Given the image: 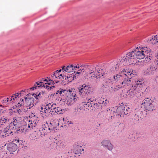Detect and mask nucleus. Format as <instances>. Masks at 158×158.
I'll return each instance as SVG.
<instances>
[{
    "label": "nucleus",
    "instance_id": "obj_32",
    "mask_svg": "<svg viewBox=\"0 0 158 158\" xmlns=\"http://www.w3.org/2000/svg\"><path fill=\"white\" fill-rule=\"evenodd\" d=\"M84 66L85 67H88L89 72L90 74H91L94 73L95 71V67L93 65H85Z\"/></svg>",
    "mask_w": 158,
    "mask_h": 158
},
{
    "label": "nucleus",
    "instance_id": "obj_1",
    "mask_svg": "<svg viewBox=\"0 0 158 158\" xmlns=\"http://www.w3.org/2000/svg\"><path fill=\"white\" fill-rule=\"evenodd\" d=\"M56 94H59L60 95L63 96H66L68 104L70 105L74 103L77 99L76 93L73 88L64 89H60L57 91Z\"/></svg>",
    "mask_w": 158,
    "mask_h": 158
},
{
    "label": "nucleus",
    "instance_id": "obj_54",
    "mask_svg": "<svg viewBox=\"0 0 158 158\" xmlns=\"http://www.w3.org/2000/svg\"><path fill=\"white\" fill-rule=\"evenodd\" d=\"M80 73H81V72H77L76 73L75 75H76V74H80Z\"/></svg>",
    "mask_w": 158,
    "mask_h": 158
},
{
    "label": "nucleus",
    "instance_id": "obj_10",
    "mask_svg": "<svg viewBox=\"0 0 158 158\" xmlns=\"http://www.w3.org/2000/svg\"><path fill=\"white\" fill-rule=\"evenodd\" d=\"M157 67L155 65H150L145 70V73L146 74L153 75L156 72Z\"/></svg>",
    "mask_w": 158,
    "mask_h": 158
},
{
    "label": "nucleus",
    "instance_id": "obj_55",
    "mask_svg": "<svg viewBox=\"0 0 158 158\" xmlns=\"http://www.w3.org/2000/svg\"><path fill=\"white\" fill-rule=\"evenodd\" d=\"M21 130L22 132H23L24 130V129H21Z\"/></svg>",
    "mask_w": 158,
    "mask_h": 158
},
{
    "label": "nucleus",
    "instance_id": "obj_47",
    "mask_svg": "<svg viewBox=\"0 0 158 158\" xmlns=\"http://www.w3.org/2000/svg\"><path fill=\"white\" fill-rule=\"evenodd\" d=\"M37 87V86H36V83H35L34 85L33 86L30 88V89L33 90L35 89H36Z\"/></svg>",
    "mask_w": 158,
    "mask_h": 158
},
{
    "label": "nucleus",
    "instance_id": "obj_18",
    "mask_svg": "<svg viewBox=\"0 0 158 158\" xmlns=\"http://www.w3.org/2000/svg\"><path fill=\"white\" fill-rule=\"evenodd\" d=\"M56 78V77L55 75L53 74L51 75V77H49L48 78V81L47 79H44V78H43V81L48 82V85H50L51 83H57V81H56L55 79Z\"/></svg>",
    "mask_w": 158,
    "mask_h": 158
},
{
    "label": "nucleus",
    "instance_id": "obj_56",
    "mask_svg": "<svg viewBox=\"0 0 158 158\" xmlns=\"http://www.w3.org/2000/svg\"><path fill=\"white\" fill-rule=\"evenodd\" d=\"M73 78H74V77H75V78H76V76H74V75H73Z\"/></svg>",
    "mask_w": 158,
    "mask_h": 158
},
{
    "label": "nucleus",
    "instance_id": "obj_57",
    "mask_svg": "<svg viewBox=\"0 0 158 158\" xmlns=\"http://www.w3.org/2000/svg\"><path fill=\"white\" fill-rule=\"evenodd\" d=\"M104 100H103L102 101V103L103 104L104 103Z\"/></svg>",
    "mask_w": 158,
    "mask_h": 158
},
{
    "label": "nucleus",
    "instance_id": "obj_36",
    "mask_svg": "<svg viewBox=\"0 0 158 158\" xmlns=\"http://www.w3.org/2000/svg\"><path fill=\"white\" fill-rule=\"evenodd\" d=\"M151 54V53H149L148 55V56H146V58H145V61H146V62H149V61L151 60V56H150V55Z\"/></svg>",
    "mask_w": 158,
    "mask_h": 158
},
{
    "label": "nucleus",
    "instance_id": "obj_21",
    "mask_svg": "<svg viewBox=\"0 0 158 158\" xmlns=\"http://www.w3.org/2000/svg\"><path fill=\"white\" fill-rule=\"evenodd\" d=\"M120 61L119 60L118 62V63L114 67L112 66L110 68V70H109V73H115L118 69L119 67H122L123 66L122 64H119Z\"/></svg>",
    "mask_w": 158,
    "mask_h": 158
},
{
    "label": "nucleus",
    "instance_id": "obj_29",
    "mask_svg": "<svg viewBox=\"0 0 158 158\" xmlns=\"http://www.w3.org/2000/svg\"><path fill=\"white\" fill-rule=\"evenodd\" d=\"M91 99H89L88 100V102H84L83 106L86 109H88V110H90L91 108V107L92 106L91 105V102H90Z\"/></svg>",
    "mask_w": 158,
    "mask_h": 158
},
{
    "label": "nucleus",
    "instance_id": "obj_12",
    "mask_svg": "<svg viewBox=\"0 0 158 158\" xmlns=\"http://www.w3.org/2000/svg\"><path fill=\"white\" fill-rule=\"evenodd\" d=\"M107 70L108 69H106L105 70V72H104L103 69L99 70V71L96 73V74H93L91 76V77H95L98 79V78L101 77H105V75L107 73V72H106V70Z\"/></svg>",
    "mask_w": 158,
    "mask_h": 158
},
{
    "label": "nucleus",
    "instance_id": "obj_46",
    "mask_svg": "<svg viewBox=\"0 0 158 158\" xmlns=\"http://www.w3.org/2000/svg\"><path fill=\"white\" fill-rule=\"evenodd\" d=\"M76 148L79 150L78 152L81 153V149L82 148L81 146H77Z\"/></svg>",
    "mask_w": 158,
    "mask_h": 158
},
{
    "label": "nucleus",
    "instance_id": "obj_53",
    "mask_svg": "<svg viewBox=\"0 0 158 158\" xmlns=\"http://www.w3.org/2000/svg\"><path fill=\"white\" fill-rule=\"evenodd\" d=\"M24 92V91L23 90H22V91H21L20 93H21V94L19 95V97L20 96H21V94H22V93L23 92Z\"/></svg>",
    "mask_w": 158,
    "mask_h": 158
},
{
    "label": "nucleus",
    "instance_id": "obj_7",
    "mask_svg": "<svg viewBox=\"0 0 158 158\" xmlns=\"http://www.w3.org/2000/svg\"><path fill=\"white\" fill-rule=\"evenodd\" d=\"M34 98L33 97L30 98H25L24 105L27 107V109H30L34 106Z\"/></svg>",
    "mask_w": 158,
    "mask_h": 158
},
{
    "label": "nucleus",
    "instance_id": "obj_23",
    "mask_svg": "<svg viewBox=\"0 0 158 158\" xmlns=\"http://www.w3.org/2000/svg\"><path fill=\"white\" fill-rule=\"evenodd\" d=\"M124 105L123 104L122 105L119 106L116 110V112L118 115L121 116V115L123 114V112L125 109Z\"/></svg>",
    "mask_w": 158,
    "mask_h": 158
},
{
    "label": "nucleus",
    "instance_id": "obj_38",
    "mask_svg": "<svg viewBox=\"0 0 158 158\" xmlns=\"http://www.w3.org/2000/svg\"><path fill=\"white\" fill-rule=\"evenodd\" d=\"M14 142H15L16 143H17L18 144H19V146H20V143H21L22 141L21 140H19L18 139H15Z\"/></svg>",
    "mask_w": 158,
    "mask_h": 158
},
{
    "label": "nucleus",
    "instance_id": "obj_41",
    "mask_svg": "<svg viewBox=\"0 0 158 158\" xmlns=\"http://www.w3.org/2000/svg\"><path fill=\"white\" fill-rule=\"evenodd\" d=\"M48 84V82H46L45 83V87H46L47 89H48V90H51L52 87H50V86L47 85V84Z\"/></svg>",
    "mask_w": 158,
    "mask_h": 158
},
{
    "label": "nucleus",
    "instance_id": "obj_22",
    "mask_svg": "<svg viewBox=\"0 0 158 158\" xmlns=\"http://www.w3.org/2000/svg\"><path fill=\"white\" fill-rule=\"evenodd\" d=\"M20 119L19 117L15 116L13 118L12 120L10 123L11 125H13L16 127L19 124L20 122Z\"/></svg>",
    "mask_w": 158,
    "mask_h": 158
},
{
    "label": "nucleus",
    "instance_id": "obj_52",
    "mask_svg": "<svg viewBox=\"0 0 158 158\" xmlns=\"http://www.w3.org/2000/svg\"><path fill=\"white\" fill-rule=\"evenodd\" d=\"M10 97L9 98H7L5 99H6V100L7 101H8V102H9L11 101H10Z\"/></svg>",
    "mask_w": 158,
    "mask_h": 158
},
{
    "label": "nucleus",
    "instance_id": "obj_62",
    "mask_svg": "<svg viewBox=\"0 0 158 158\" xmlns=\"http://www.w3.org/2000/svg\"><path fill=\"white\" fill-rule=\"evenodd\" d=\"M64 118H63V120H64Z\"/></svg>",
    "mask_w": 158,
    "mask_h": 158
},
{
    "label": "nucleus",
    "instance_id": "obj_13",
    "mask_svg": "<svg viewBox=\"0 0 158 158\" xmlns=\"http://www.w3.org/2000/svg\"><path fill=\"white\" fill-rule=\"evenodd\" d=\"M131 83H127L126 82H121L118 85L114 86L115 91L118 90L122 87L125 88H127V87L129 85H131Z\"/></svg>",
    "mask_w": 158,
    "mask_h": 158
},
{
    "label": "nucleus",
    "instance_id": "obj_51",
    "mask_svg": "<svg viewBox=\"0 0 158 158\" xmlns=\"http://www.w3.org/2000/svg\"><path fill=\"white\" fill-rule=\"evenodd\" d=\"M155 62L156 63V65H157L158 66V58L156 60V61Z\"/></svg>",
    "mask_w": 158,
    "mask_h": 158
},
{
    "label": "nucleus",
    "instance_id": "obj_40",
    "mask_svg": "<svg viewBox=\"0 0 158 158\" xmlns=\"http://www.w3.org/2000/svg\"><path fill=\"white\" fill-rule=\"evenodd\" d=\"M130 112V110H128L127 109L124 110V111L123 112V115H127L128 114V113H129Z\"/></svg>",
    "mask_w": 158,
    "mask_h": 158
},
{
    "label": "nucleus",
    "instance_id": "obj_20",
    "mask_svg": "<svg viewBox=\"0 0 158 158\" xmlns=\"http://www.w3.org/2000/svg\"><path fill=\"white\" fill-rule=\"evenodd\" d=\"M31 123H30V120H29V122L30 123L28 124V127L30 129H33L34 127H35L38 125L39 124V121L37 119H35L34 120H31Z\"/></svg>",
    "mask_w": 158,
    "mask_h": 158
},
{
    "label": "nucleus",
    "instance_id": "obj_37",
    "mask_svg": "<svg viewBox=\"0 0 158 158\" xmlns=\"http://www.w3.org/2000/svg\"><path fill=\"white\" fill-rule=\"evenodd\" d=\"M1 102L3 104V105H6L8 104L9 102L7 101L6 100L5 98L3 100H2L1 101Z\"/></svg>",
    "mask_w": 158,
    "mask_h": 158
},
{
    "label": "nucleus",
    "instance_id": "obj_50",
    "mask_svg": "<svg viewBox=\"0 0 158 158\" xmlns=\"http://www.w3.org/2000/svg\"><path fill=\"white\" fill-rule=\"evenodd\" d=\"M61 71V69H60L59 70H57L54 72V73H59Z\"/></svg>",
    "mask_w": 158,
    "mask_h": 158
},
{
    "label": "nucleus",
    "instance_id": "obj_33",
    "mask_svg": "<svg viewBox=\"0 0 158 158\" xmlns=\"http://www.w3.org/2000/svg\"><path fill=\"white\" fill-rule=\"evenodd\" d=\"M152 102V100L151 99L147 98L145 99H144L143 102L144 106H148L150 104H151Z\"/></svg>",
    "mask_w": 158,
    "mask_h": 158
},
{
    "label": "nucleus",
    "instance_id": "obj_35",
    "mask_svg": "<svg viewBox=\"0 0 158 158\" xmlns=\"http://www.w3.org/2000/svg\"><path fill=\"white\" fill-rule=\"evenodd\" d=\"M144 107L146 110L148 111H152L154 108V106L152 103L148 106H146Z\"/></svg>",
    "mask_w": 158,
    "mask_h": 158
},
{
    "label": "nucleus",
    "instance_id": "obj_19",
    "mask_svg": "<svg viewBox=\"0 0 158 158\" xmlns=\"http://www.w3.org/2000/svg\"><path fill=\"white\" fill-rule=\"evenodd\" d=\"M9 122V119L6 117L2 116L0 118V127L6 126Z\"/></svg>",
    "mask_w": 158,
    "mask_h": 158
},
{
    "label": "nucleus",
    "instance_id": "obj_5",
    "mask_svg": "<svg viewBox=\"0 0 158 158\" xmlns=\"http://www.w3.org/2000/svg\"><path fill=\"white\" fill-rule=\"evenodd\" d=\"M52 106V103H50L46 105L44 108L43 107H39L40 114L42 117H44L45 116H51L53 114Z\"/></svg>",
    "mask_w": 158,
    "mask_h": 158
},
{
    "label": "nucleus",
    "instance_id": "obj_24",
    "mask_svg": "<svg viewBox=\"0 0 158 158\" xmlns=\"http://www.w3.org/2000/svg\"><path fill=\"white\" fill-rule=\"evenodd\" d=\"M72 65H69L67 66H63L62 67V70L63 72L65 71L67 73H71L73 72V68Z\"/></svg>",
    "mask_w": 158,
    "mask_h": 158
},
{
    "label": "nucleus",
    "instance_id": "obj_15",
    "mask_svg": "<svg viewBox=\"0 0 158 158\" xmlns=\"http://www.w3.org/2000/svg\"><path fill=\"white\" fill-rule=\"evenodd\" d=\"M13 135L12 132L10 129H4L2 130H0V136L3 138L6 137L9 135Z\"/></svg>",
    "mask_w": 158,
    "mask_h": 158
},
{
    "label": "nucleus",
    "instance_id": "obj_42",
    "mask_svg": "<svg viewBox=\"0 0 158 158\" xmlns=\"http://www.w3.org/2000/svg\"><path fill=\"white\" fill-rule=\"evenodd\" d=\"M32 95L34 96V97L35 98V99L37 100L38 99V97H40V93L38 95L36 94H33Z\"/></svg>",
    "mask_w": 158,
    "mask_h": 158
},
{
    "label": "nucleus",
    "instance_id": "obj_34",
    "mask_svg": "<svg viewBox=\"0 0 158 158\" xmlns=\"http://www.w3.org/2000/svg\"><path fill=\"white\" fill-rule=\"evenodd\" d=\"M44 82L45 81H43V80H41L40 81L36 82V85L38 87H45V84H44Z\"/></svg>",
    "mask_w": 158,
    "mask_h": 158
},
{
    "label": "nucleus",
    "instance_id": "obj_26",
    "mask_svg": "<svg viewBox=\"0 0 158 158\" xmlns=\"http://www.w3.org/2000/svg\"><path fill=\"white\" fill-rule=\"evenodd\" d=\"M137 89L136 88H134L130 89L127 92L128 97L131 98L133 97L135 94Z\"/></svg>",
    "mask_w": 158,
    "mask_h": 158
},
{
    "label": "nucleus",
    "instance_id": "obj_14",
    "mask_svg": "<svg viewBox=\"0 0 158 158\" xmlns=\"http://www.w3.org/2000/svg\"><path fill=\"white\" fill-rule=\"evenodd\" d=\"M17 144L13 143H9L7 146L8 150L10 152V153L15 151L17 149Z\"/></svg>",
    "mask_w": 158,
    "mask_h": 158
},
{
    "label": "nucleus",
    "instance_id": "obj_39",
    "mask_svg": "<svg viewBox=\"0 0 158 158\" xmlns=\"http://www.w3.org/2000/svg\"><path fill=\"white\" fill-rule=\"evenodd\" d=\"M61 78H65V79H68L69 78V77L67 76L66 77L65 76L63 75L62 74H61L60 75H59V79H61Z\"/></svg>",
    "mask_w": 158,
    "mask_h": 158
},
{
    "label": "nucleus",
    "instance_id": "obj_60",
    "mask_svg": "<svg viewBox=\"0 0 158 158\" xmlns=\"http://www.w3.org/2000/svg\"><path fill=\"white\" fill-rule=\"evenodd\" d=\"M52 87H53V88H54V86H52Z\"/></svg>",
    "mask_w": 158,
    "mask_h": 158
},
{
    "label": "nucleus",
    "instance_id": "obj_16",
    "mask_svg": "<svg viewBox=\"0 0 158 158\" xmlns=\"http://www.w3.org/2000/svg\"><path fill=\"white\" fill-rule=\"evenodd\" d=\"M59 121L58 119H55L50 122L49 124V127L51 131L54 130V129L59 126Z\"/></svg>",
    "mask_w": 158,
    "mask_h": 158
},
{
    "label": "nucleus",
    "instance_id": "obj_27",
    "mask_svg": "<svg viewBox=\"0 0 158 158\" xmlns=\"http://www.w3.org/2000/svg\"><path fill=\"white\" fill-rule=\"evenodd\" d=\"M21 93H17L13 94L10 98V101H11L12 102H15L16 101L17 98H19V95L21 94Z\"/></svg>",
    "mask_w": 158,
    "mask_h": 158
},
{
    "label": "nucleus",
    "instance_id": "obj_11",
    "mask_svg": "<svg viewBox=\"0 0 158 158\" xmlns=\"http://www.w3.org/2000/svg\"><path fill=\"white\" fill-rule=\"evenodd\" d=\"M41 131L44 134H46L52 131L49 127V124L47 123H46L41 126V128L39 130V131L40 132Z\"/></svg>",
    "mask_w": 158,
    "mask_h": 158
},
{
    "label": "nucleus",
    "instance_id": "obj_4",
    "mask_svg": "<svg viewBox=\"0 0 158 158\" xmlns=\"http://www.w3.org/2000/svg\"><path fill=\"white\" fill-rule=\"evenodd\" d=\"M130 72H129L128 70L126 71L123 69L118 74H116L113 76V78L115 81H117L119 80L122 81L121 82L124 81L127 82V83H131V78H129V75H131Z\"/></svg>",
    "mask_w": 158,
    "mask_h": 158
},
{
    "label": "nucleus",
    "instance_id": "obj_45",
    "mask_svg": "<svg viewBox=\"0 0 158 158\" xmlns=\"http://www.w3.org/2000/svg\"><path fill=\"white\" fill-rule=\"evenodd\" d=\"M82 66H81L80 67L78 66V69H79V71H81V72L84 71V69L82 68Z\"/></svg>",
    "mask_w": 158,
    "mask_h": 158
},
{
    "label": "nucleus",
    "instance_id": "obj_8",
    "mask_svg": "<svg viewBox=\"0 0 158 158\" xmlns=\"http://www.w3.org/2000/svg\"><path fill=\"white\" fill-rule=\"evenodd\" d=\"M143 112L138 109H135V115L134 116L133 119L135 121H139L140 119L143 118L144 115L143 114Z\"/></svg>",
    "mask_w": 158,
    "mask_h": 158
},
{
    "label": "nucleus",
    "instance_id": "obj_17",
    "mask_svg": "<svg viewBox=\"0 0 158 158\" xmlns=\"http://www.w3.org/2000/svg\"><path fill=\"white\" fill-rule=\"evenodd\" d=\"M52 109H53L52 110L53 114H54L55 113L59 114H61L64 112L63 110H62L60 107H56V104L52 103Z\"/></svg>",
    "mask_w": 158,
    "mask_h": 158
},
{
    "label": "nucleus",
    "instance_id": "obj_6",
    "mask_svg": "<svg viewBox=\"0 0 158 158\" xmlns=\"http://www.w3.org/2000/svg\"><path fill=\"white\" fill-rule=\"evenodd\" d=\"M79 94L82 98L86 97L91 91V88L89 85L84 84L78 88Z\"/></svg>",
    "mask_w": 158,
    "mask_h": 158
},
{
    "label": "nucleus",
    "instance_id": "obj_28",
    "mask_svg": "<svg viewBox=\"0 0 158 158\" xmlns=\"http://www.w3.org/2000/svg\"><path fill=\"white\" fill-rule=\"evenodd\" d=\"M40 133L41 132L39 131H34L31 135V137H32V139L35 140V139H38L40 138Z\"/></svg>",
    "mask_w": 158,
    "mask_h": 158
},
{
    "label": "nucleus",
    "instance_id": "obj_44",
    "mask_svg": "<svg viewBox=\"0 0 158 158\" xmlns=\"http://www.w3.org/2000/svg\"><path fill=\"white\" fill-rule=\"evenodd\" d=\"M25 102V101L24 102V100L23 99H21L20 102H19L18 104H20V106H21L22 105L23 103V104H24V102Z\"/></svg>",
    "mask_w": 158,
    "mask_h": 158
},
{
    "label": "nucleus",
    "instance_id": "obj_9",
    "mask_svg": "<svg viewBox=\"0 0 158 158\" xmlns=\"http://www.w3.org/2000/svg\"><path fill=\"white\" fill-rule=\"evenodd\" d=\"M101 144L104 148L109 151H111L113 149V146L109 140H103Z\"/></svg>",
    "mask_w": 158,
    "mask_h": 158
},
{
    "label": "nucleus",
    "instance_id": "obj_3",
    "mask_svg": "<svg viewBox=\"0 0 158 158\" xmlns=\"http://www.w3.org/2000/svg\"><path fill=\"white\" fill-rule=\"evenodd\" d=\"M151 49L147 47H137L135 50L134 53L135 57L139 59L144 58L151 52Z\"/></svg>",
    "mask_w": 158,
    "mask_h": 158
},
{
    "label": "nucleus",
    "instance_id": "obj_43",
    "mask_svg": "<svg viewBox=\"0 0 158 158\" xmlns=\"http://www.w3.org/2000/svg\"><path fill=\"white\" fill-rule=\"evenodd\" d=\"M109 91L110 92H112L115 91L114 86L111 87L109 89Z\"/></svg>",
    "mask_w": 158,
    "mask_h": 158
},
{
    "label": "nucleus",
    "instance_id": "obj_61",
    "mask_svg": "<svg viewBox=\"0 0 158 158\" xmlns=\"http://www.w3.org/2000/svg\"><path fill=\"white\" fill-rule=\"evenodd\" d=\"M82 151H83V150H84L83 149H82Z\"/></svg>",
    "mask_w": 158,
    "mask_h": 158
},
{
    "label": "nucleus",
    "instance_id": "obj_2",
    "mask_svg": "<svg viewBox=\"0 0 158 158\" xmlns=\"http://www.w3.org/2000/svg\"><path fill=\"white\" fill-rule=\"evenodd\" d=\"M119 64L125 66L128 64L131 65L135 64L136 60L135 58L134 51L128 52L120 60Z\"/></svg>",
    "mask_w": 158,
    "mask_h": 158
},
{
    "label": "nucleus",
    "instance_id": "obj_49",
    "mask_svg": "<svg viewBox=\"0 0 158 158\" xmlns=\"http://www.w3.org/2000/svg\"><path fill=\"white\" fill-rule=\"evenodd\" d=\"M73 70L75 69V68H78V67L76 65H75V66H73Z\"/></svg>",
    "mask_w": 158,
    "mask_h": 158
},
{
    "label": "nucleus",
    "instance_id": "obj_25",
    "mask_svg": "<svg viewBox=\"0 0 158 158\" xmlns=\"http://www.w3.org/2000/svg\"><path fill=\"white\" fill-rule=\"evenodd\" d=\"M148 43L150 44H155L158 42V35L155 36H153L148 41Z\"/></svg>",
    "mask_w": 158,
    "mask_h": 158
},
{
    "label": "nucleus",
    "instance_id": "obj_59",
    "mask_svg": "<svg viewBox=\"0 0 158 158\" xmlns=\"http://www.w3.org/2000/svg\"><path fill=\"white\" fill-rule=\"evenodd\" d=\"M18 131H20V129H19V130H18Z\"/></svg>",
    "mask_w": 158,
    "mask_h": 158
},
{
    "label": "nucleus",
    "instance_id": "obj_31",
    "mask_svg": "<svg viewBox=\"0 0 158 158\" xmlns=\"http://www.w3.org/2000/svg\"><path fill=\"white\" fill-rule=\"evenodd\" d=\"M144 83V81L142 79H139L137 80L135 82L136 84L135 85V88H140L142 86L143 84Z\"/></svg>",
    "mask_w": 158,
    "mask_h": 158
},
{
    "label": "nucleus",
    "instance_id": "obj_30",
    "mask_svg": "<svg viewBox=\"0 0 158 158\" xmlns=\"http://www.w3.org/2000/svg\"><path fill=\"white\" fill-rule=\"evenodd\" d=\"M90 102H91V105L92 106L91 107V108L90 109V110H95L99 108V105H98V104L97 103H94V102L90 100Z\"/></svg>",
    "mask_w": 158,
    "mask_h": 158
},
{
    "label": "nucleus",
    "instance_id": "obj_58",
    "mask_svg": "<svg viewBox=\"0 0 158 158\" xmlns=\"http://www.w3.org/2000/svg\"><path fill=\"white\" fill-rule=\"evenodd\" d=\"M49 78V77H47V79H47V80H48V78Z\"/></svg>",
    "mask_w": 158,
    "mask_h": 158
},
{
    "label": "nucleus",
    "instance_id": "obj_48",
    "mask_svg": "<svg viewBox=\"0 0 158 158\" xmlns=\"http://www.w3.org/2000/svg\"><path fill=\"white\" fill-rule=\"evenodd\" d=\"M54 74L55 75L56 77L57 78H59V74L57 73H54Z\"/></svg>",
    "mask_w": 158,
    "mask_h": 158
}]
</instances>
